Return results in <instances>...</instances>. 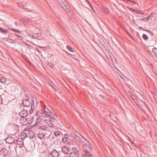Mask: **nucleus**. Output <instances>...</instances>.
I'll return each mask as SVG.
<instances>
[{
    "label": "nucleus",
    "instance_id": "1",
    "mask_svg": "<svg viewBox=\"0 0 157 157\" xmlns=\"http://www.w3.org/2000/svg\"><path fill=\"white\" fill-rule=\"evenodd\" d=\"M79 141L82 144L85 151L87 152L90 151V147H91L90 143L86 139L83 138L82 139L80 138L78 139Z\"/></svg>",
    "mask_w": 157,
    "mask_h": 157
},
{
    "label": "nucleus",
    "instance_id": "2",
    "mask_svg": "<svg viewBox=\"0 0 157 157\" xmlns=\"http://www.w3.org/2000/svg\"><path fill=\"white\" fill-rule=\"evenodd\" d=\"M59 4L65 11L68 13L70 12V7L65 0H57Z\"/></svg>",
    "mask_w": 157,
    "mask_h": 157
},
{
    "label": "nucleus",
    "instance_id": "3",
    "mask_svg": "<svg viewBox=\"0 0 157 157\" xmlns=\"http://www.w3.org/2000/svg\"><path fill=\"white\" fill-rule=\"evenodd\" d=\"M72 151L70 153V157H78V151L77 148L75 147H73L72 148Z\"/></svg>",
    "mask_w": 157,
    "mask_h": 157
},
{
    "label": "nucleus",
    "instance_id": "4",
    "mask_svg": "<svg viewBox=\"0 0 157 157\" xmlns=\"http://www.w3.org/2000/svg\"><path fill=\"white\" fill-rule=\"evenodd\" d=\"M22 104L24 107L27 108L30 107L31 104L30 101L28 99H25L23 100Z\"/></svg>",
    "mask_w": 157,
    "mask_h": 157
},
{
    "label": "nucleus",
    "instance_id": "5",
    "mask_svg": "<svg viewBox=\"0 0 157 157\" xmlns=\"http://www.w3.org/2000/svg\"><path fill=\"white\" fill-rule=\"evenodd\" d=\"M8 154V151L5 148H3L0 150V156L1 157H6Z\"/></svg>",
    "mask_w": 157,
    "mask_h": 157
},
{
    "label": "nucleus",
    "instance_id": "6",
    "mask_svg": "<svg viewBox=\"0 0 157 157\" xmlns=\"http://www.w3.org/2000/svg\"><path fill=\"white\" fill-rule=\"evenodd\" d=\"M20 122L22 125H26L29 123V121L25 117H21L20 119Z\"/></svg>",
    "mask_w": 157,
    "mask_h": 157
},
{
    "label": "nucleus",
    "instance_id": "7",
    "mask_svg": "<svg viewBox=\"0 0 157 157\" xmlns=\"http://www.w3.org/2000/svg\"><path fill=\"white\" fill-rule=\"evenodd\" d=\"M84 151L86 152V154H83L82 155V157H92L91 155V152L92 151V150L91 148V147H90V151H85V149H84Z\"/></svg>",
    "mask_w": 157,
    "mask_h": 157
},
{
    "label": "nucleus",
    "instance_id": "8",
    "mask_svg": "<svg viewBox=\"0 0 157 157\" xmlns=\"http://www.w3.org/2000/svg\"><path fill=\"white\" fill-rule=\"evenodd\" d=\"M6 141L7 143L11 144L14 141V139L13 137L9 136L6 139Z\"/></svg>",
    "mask_w": 157,
    "mask_h": 157
},
{
    "label": "nucleus",
    "instance_id": "9",
    "mask_svg": "<svg viewBox=\"0 0 157 157\" xmlns=\"http://www.w3.org/2000/svg\"><path fill=\"white\" fill-rule=\"evenodd\" d=\"M19 114L21 117H25L28 115V113L26 110H24L20 112Z\"/></svg>",
    "mask_w": 157,
    "mask_h": 157
},
{
    "label": "nucleus",
    "instance_id": "10",
    "mask_svg": "<svg viewBox=\"0 0 157 157\" xmlns=\"http://www.w3.org/2000/svg\"><path fill=\"white\" fill-rule=\"evenodd\" d=\"M51 155L52 157H58L59 153L56 150H53L51 152Z\"/></svg>",
    "mask_w": 157,
    "mask_h": 157
},
{
    "label": "nucleus",
    "instance_id": "11",
    "mask_svg": "<svg viewBox=\"0 0 157 157\" xmlns=\"http://www.w3.org/2000/svg\"><path fill=\"white\" fill-rule=\"evenodd\" d=\"M62 151L64 154H67L69 152L68 148L66 146H64L62 148Z\"/></svg>",
    "mask_w": 157,
    "mask_h": 157
},
{
    "label": "nucleus",
    "instance_id": "12",
    "mask_svg": "<svg viewBox=\"0 0 157 157\" xmlns=\"http://www.w3.org/2000/svg\"><path fill=\"white\" fill-rule=\"evenodd\" d=\"M50 113V111L48 109H47V110H43L41 112V113L44 114L46 117H48L50 116L49 115Z\"/></svg>",
    "mask_w": 157,
    "mask_h": 157
},
{
    "label": "nucleus",
    "instance_id": "13",
    "mask_svg": "<svg viewBox=\"0 0 157 157\" xmlns=\"http://www.w3.org/2000/svg\"><path fill=\"white\" fill-rule=\"evenodd\" d=\"M29 36L33 38H36L40 36L39 33H32L29 35Z\"/></svg>",
    "mask_w": 157,
    "mask_h": 157
},
{
    "label": "nucleus",
    "instance_id": "14",
    "mask_svg": "<svg viewBox=\"0 0 157 157\" xmlns=\"http://www.w3.org/2000/svg\"><path fill=\"white\" fill-rule=\"evenodd\" d=\"M27 136V134L25 132H23L21 135V139L24 140Z\"/></svg>",
    "mask_w": 157,
    "mask_h": 157
},
{
    "label": "nucleus",
    "instance_id": "15",
    "mask_svg": "<svg viewBox=\"0 0 157 157\" xmlns=\"http://www.w3.org/2000/svg\"><path fill=\"white\" fill-rule=\"evenodd\" d=\"M42 119L40 117H37L36 118V122L34 124L35 126H37L38 124L41 121Z\"/></svg>",
    "mask_w": 157,
    "mask_h": 157
},
{
    "label": "nucleus",
    "instance_id": "16",
    "mask_svg": "<svg viewBox=\"0 0 157 157\" xmlns=\"http://www.w3.org/2000/svg\"><path fill=\"white\" fill-rule=\"evenodd\" d=\"M11 126L13 130H17L19 129L18 126L16 124H12L11 125Z\"/></svg>",
    "mask_w": 157,
    "mask_h": 157
},
{
    "label": "nucleus",
    "instance_id": "17",
    "mask_svg": "<svg viewBox=\"0 0 157 157\" xmlns=\"http://www.w3.org/2000/svg\"><path fill=\"white\" fill-rule=\"evenodd\" d=\"M45 136V135L42 133H39L37 135L38 137L41 140H42L43 138H44Z\"/></svg>",
    "mask_w": 157,
    "mask_h": 157
},
{
    "label": "nucleus",
    "instance_id": "18",
    "mask_svg": "<svg viewBox=\"0 0 157 157\" xmlns=\"http://www.w3.org/2000/svg\"><path fill=\"white\" fill-rule=\"evenodd\" d=\"M38 128L42 130H46L47 128V126L45 125H42L38 126Z\"/></svg>",
    "mask_w": 157,
    "mask_h": 157
},
{
    "label": "nucleus",
    "instance_id": "19",
    "mask_svg": "<svg viewBox=\"0 0 157 157\" xmlns=\"http://www.w3.org/2000/svg\"><path fill=\"white\" fill-rule=\"evenodd\" d=\"M29 133L30 136V138H33L34 137V133L33 131H30L29 132Z\"/></svg>",
    "mask_w": 157,
    "mask_h": 157
},
{
    "label": "nucleus",
    "instance_id": "20",
    "mask_svg": "<svg viewBox=\"0 0 157 157\" xmlns=\"http://www.w3.org/2000/svg\"><path fill=\"white\" fill-rule=\"evenodd\" d=\"M0 31L3 33L6 34L7 33L8 31L7 30L0 28Z\"/></svg>",
    "mask_w": 157,
    "mask_h": 157
},
{
    "label": "nucleus",
    "instance_id": "21",
    "mask_svg": "<svg viewBox=\"0 0 157 157\" xmlns=\"http://www.w3.org/2000/svg\"><path fill=\"white\" fill-rule=\"evenodd\" d=\"M52 114L53 115V118L52 117H49V119L50 121H51L52 122H54L55 121V118H56V117L55 116L54 114L53 113H52Z\"/></svg>",
    "mask_w": 157,
    "mask_h": 157
},
{
    "label": "nucleus",
    "instance_id": "22",
    "mask_svg": "<svg viewBox=\"0 0 157 157\" xmlns=\"http://www.w3.org/2000/svg\"><path fill=\"white\" fill-rule=\"evenodd\" d=\"M32 102H33V103H31V109L30 110V112H31V111H32L33 110V109H34L35 106L34 105V103L33 101L32 100Z\"/></svg>",
    "mask_w": 157,
    "mask_h": 157
},
{
    "label": "nucleus",
    "instance_id": "23",
    "mask_svg": "<svg viewBox=\"0 0 157 157\" xmlns=\"http://www.w3.org/2000/svg\"><path fill=\"white\" fill-rule=\"evenodd\" d=\"M54 134L56 137H57L60 135V133L58 131H56L54 132Z\"/></svg>",
    "mask_w": 157,
    "mask_h": 157
},
{
    "label": "nucleus",
    "instance_id": "24",
    "mask_svg": "<svg viewBox=\"0 0 157 157\" xmlns=\"http://www.w3.org/2000/svg\"><path fill=\"white\" fill-rule=\"evenodd\" d=\"M0 82L2 83H5L6 82V80L5 78L1 77L0 78Z\"/></svg>",
    "mask_w": 157,
    "mask_h": 157
},
{
    "label": "nucleus",
    "instance_id": "25",
    "mask_svg": "<svg viewBox=\"0 0 157 157\" xmlns=\"http://www.w3.org/2000/svg\"><path fill=\"white\" fill-rule=\"evenodd\" d=\"M22 20L25 22L26 23H28L29 22V21L30 22L31 21L30 19L27 18H22Z\"/></svg>",
    "mask_w": 157,
    "mask_h": 157
},
{
    "label": "nucleus",
    "instance_id": "26",
    "mask_svg": "<svg viewBox=\"0 0 157 157\" xmlns=\"http://www.w3.org/2000/svg\"><path fill=\"white\" fill-rule=\"evenodd\" d=\"M153 52L155 55H157V48H154L152 49Z\"/></svg>",
    "mask_w": 157,
    "mask_h": 157
},
{
    "label": "nucleus",
    "instance_id": "27",
    "mask_svg": "<svg viewBox=\"0 0 157 157\" xmlns=\"http://www.w3.org/2000/svg\"><path fill=\"white\" fill-rule=\"evenodd\" d=\"M10 149L11 151H12L13 152L16 151V148L15 147H10Z\"/></svg>",
    "mask_w": 157,
    "mask_h": 157
},
{
    "label": "nucleus",
    "instance_id": "28",
    "mask_svg": "<svg viewBox=\"0 0 157 157\" xmlns=\"http://www.w3.org/2000/svg\"><path fill=\"white\" fill-rule=\"evenodd\" d=\"M62 140L64 143H65L66 144H67L68 143L69 144V142L68 141H67L66 140V138H62Z\"/></svg>",
    "mask_w": 157,
    "mask_h": 157
},
{
    "label": "nucleus",
    "instance_id": "29",
    "mask_svg": "<svg viewBox=\"0 0 157 157\" xmlns=\"http://www.w3.org/2000/svg\"><path fill=\"white\" fill-rule=\"evenodd\" d=\"M86 1L88 4L90 6V7H91V9L94 11V10L93 9V7L92 6L88 0H85Z\"/></svg>",
    "mask_w": 157,
    "mask_h": 157
},
{
    "label": "nucleus",
    "instance_id": "30",
    "mask_svg": "<svg viewBox=\"0 0 157 157\" xmlns=\"http://www.w3.org/2000/svg\"><path fill=\"white\" fill-rule=\"evenodd\" d=\"M142 37L143 38V39L145 40H147L148 38V36L146 34H144L143 35Z\"/></svg>",
    "mask_w": 157,
    "mask_h": 157
},
{
    "label": "nucleus",
    "instance_id": "31",
    "mask_svg": "<svg viewBox=\"0 0 157 157\" xmlns=\"http://www.w3.org/2000/svg\"><path fill=\"white\" fill-rule=\"evenodd\" d=\"M67 48L70 52H73V51L72 50V48L70 46H67Z\"/></svg>",
    "mask_w": 157,
    "mask_h": 157
},
{
    "label": "nucleus",
    "instance_id": "32",
    "mask_svg": "<svg viewBox=\"0 0 157 157\" xmlns=\"http://www.w3.org/2000/svg\"><path fill=\"white\" fill-rule=\"evenodd\" d=\"M26 4L25 3H24L22 4V5H20L19 4L18 5V6L20 7H24L25 6V5Z\"/></svg>",
    "mask_w": 157,
    "mask_h": 157
},
{
    "label": "nucleus",
    "instance_id": "33",
    "mask_svg": "<svg viewBox=\"0 0 157 157\" xmlns=\"http://www.w3.org/2000/svg\"><path fill=\"white\" fill-rule=\"evenodd\" d=\"M48 65L51 68H53L54 67V65L52 63H48Z\"/></svg>",
    "mask_w": 157,
    "mask_h": 157
},
{
    "label": "nucleus",
    "instance_id": "34",
    "mask_svg": "<svg viewBox=\"0 0 157 157\" xmlns=\"http://www.w3.org/2000/svg\"><path fill=\"white\" fill-rule=\"evenodd\" d=\"M48 124L49 126L50 127H53V124L50 121L49 122Z\"/></svg>",
    "mask_w": 157,
    "mask_h": 157
},
{
    "label": "nucleus",
    "instance_id": "35",
    "mask_svg": "<svg viewBox=\"0 0 157 157\" xmlns=\"http://www.w3.org/2000/svg\"><path fill=\"white\" fill-rule=\"evenodd\" d=\"M7 42L9 43H12L13 42V40L10 39L8 38V39L7 40Z\"/></svg>",
    "mask_w": 157,
    "mask_h": 157
},
{
    "label": "nucleus",
    "instance_id": "36",
    "mask_svg": "<svg viewBox=\"0 0 157 157\" xmlns=\"http://www.w3.org/2000/svg\"><path fill=\"white\" fill-rule=\"evenodd\" d=\"M120 74L118 73L119 75L122 79H123V77H124V75L121 73V72H120Z\"/></svg>",
    "mask_w": 157,
    "mask_h": 157
},
{
    "label": "nucleus",
    "instance_id": "37",
    "mask_svg": "<svg viewBox=\"0 0 157 157\" xmlns=\"http://www.w3.org/2000/svg\"><path fill=\"white\" fill-rule=\"evenodd\" d=\"M100 46L101 47H102L103 48H105V46L103 43H100Z\"/></svg>",
    "mask_w": 157,
    "mask_h": 157
},
{
    "label": "nucleus",
    "instance_id": "38",
    "mask_svg": "<svg viewBox=\"0 0 157 157\" xmlns=\"http://www.w3.org/2000/svg\"><path fill=\"white\" fill-rule=\"evenodd\" d=\"M64 137L67 139H69V136L67 134H65L64 135Z\"/></svg>",
    "mask_w": 157,
    "mask_h": 157
},
{
    "label": "nucleus",
    "instance_id": "39",
    "mask_svg": "<svg viewBox=\"0 0 157 157\" xmlns=\"http://www.w3.org/2000/svg\"><path fill=\"white\" fill-rule=\"evenodd\" d=\"M137 13H140V14H144V13H142V11H138Z\"/></svg>",
    "mask_w": 157,
    "mask_h": 157
},
{
    "label": "nucleus",
    "instance_id": "40",
    "mask_svg": "<svg viewBox=\"0 0 157 157\" xmlns=\"http://www.w3.org/2000/svg\"><path fill=\"white\" fill-rule=\"evenodd\" d=\"M15 35L17 37H18V38H22V37L21 36H19L18 35H17V34H15Z\"/></svg>",
    "mask_w": 157,
    "mask_h": 157
},
{
    "label": "nucleus",
    "instance_id": "41",
    "mask_svg": "<svg viewBox=\"0 0 157 157\" xmlns=\"http://www.w3.org/2000/svg\"><path fill=\"white\" fill-rule=\"evenodd\" d=\"M100 96L101 98H102L103 99H105V97L103 95H100Z\"/></svg>",
    "mask_w": 157,
    "mask_h": 157
},
{
    "label": "nucleus",
    "instance_id": "42",
    "mask_svg": "<svg viewBox=\"0 0 157 157\" xmlns=\"http://www.w3.org/2000/svg\"><path fill=\"white\" fill-rule=\"evenodd\" d=\"M49 121H49L48 120H45L44 121V122L45 123H47L48 124V123H49Z\"/></svg>",
    "mask_w": 157,
    "mask_h": 157
},
{
    "label": "nucleus",
    "instance_id": "43",
    "mask_svg": "<svg viewBox=\"0 0 157 157\" xmlns=\"http://www.w3.org/2000/svg\"><path fill=\"white\" fill-rule=\"evenodd\" d=\"M12 30L13 31H16L17 32H18V33H20L21 32L19 30H17L16 29H13Z\"/></svg>",
    "mask_w": 157,
    "mask_h": 157
},
{
    "label": "nucleus",
    "instance_id": "44",
    "mask_svg": "<svg viewBox=\"0 0 157 157\" xmlns=\"http://www.w3.org/2000/svg\"><path fill=\"white\" fill-rule=\"evenodd\" d=\"M3 39L5 41L7 42V40L8 39V38H3Z\"/></svg>",
    "mask_w": 157,
    "mask_h": 157
},
{
    "label": "nucleus",
    "instance_id": "45",
    "mask_svg": "<svg viewBox=\"0 0 157 157\" xmlns=\"http://www.w3.org/2000/svg\"><path fill=\"white\" fill-rule=\"evenodd\" d=\"M3 39L5 41L7 42V40L8 39V38H3Z\"/></svg>",
    "mask_w": 157,
    "mask_h": 157
},
{
    "label": "nucleus",
    "instance_id": "46",
    "mask_svg": "<svg viewBox=\"0 0 157 157\" xmlns=\"http://www.w3.org/2000/svg\"><path fill=\"white\" fill-rule=\"evenodd\" d=\"M144 30L145 31H146V32H148V33H151V31H150V30H147V29H144Z\"/></svg>",
    "mask_w": 157,
    "mask_h": 157
},
{
    "label": "nucleus",
    "instance_id": "47",
    "mask_svg": "<svg viewBox=\"0 0 157 157\" xmlns=\"http://www.w3.org/2000/svg\"><path fill=\"white\" fill-rule=\"evenodd\" d=\"M105 11L106 13H107L108 12V10L107 9H106V10H105Z\"/></svg>",
    "mask_w": 157,
    "mask_h": 157
},
{
    "label": "nucleus",
    "instance_id": "48",
    "mask_svg": "<svg viewBox=\"0 0 157 157\" xmlns=\"http://www.w3.org/2000/svg\"><path fill=\"white\" fill-rule=\"evenodd\" d=\"M15 24L16 26H17V22H15Z\"/></svg>",
    "mask_w": 157,
    "mask_h": 157
},
{
    "label": "nucleus",
    "instance_id": "49",
    "mask_svg": "<svg viewBox=\"0 0 157 157\" xmlns=\"http://www.w3.org/2000/svg\"><path fill=\"white\" fill-rule=\"evenodd\" d=\"M113 62L114 63H117V61H116V60H114V61H113Z\"/></svg>",
    "mask_w": 157,
    "mask_h": 157
},
{
    "label": "nucleus",
    "instance_id": "50",
    "mask_svg": "<svg viewBox=\"0 0 157 157\" xmlns=\"http://www.w3.org/2000/svg\"><path fill=\"white\" fill-rule=\"evenodd\" d=\"M150 17V16H148L147 18V21H148L149 20V18Z\"/></svg>",
    "mask_w": 157,
    "mask_h": 157
},
{
    "label": "nucleus",
    "instance_id": "51",
    "mask_svg": "<svg viewBox=\"0 0 157 157\" xmlns=\"http://www.w3.org/2000/svg\"><path fill=\"white\" fill-rule=\"evenodd\" d=\"M39 112H37L36 113V115H40V114H39Z\"/></svg>",
    "mask_w": 157,
    "mask_h": 157
},
{
    "label": "nucleus",
    "instance_id": "52",
    "mask_svg": "<svg viewBox=\"0 0 157 157\" xmlns=\"http://www.w3.org/2000/svg\"><path fill=\"white\" fill-rule=\"evenodd\" d=\"M132 145H136V144H135L134 143H132Z\"/></svg>",
    "mask_w": 157,
    "mask_h": 157
},
{
    "label": "nucleus",
    "instance_id": "53",
    "mask_svg": "<svg viewBox=\"0 0 157 157\" xmlns=\"http://www.w3.org/2000/svg\"><path fill=\"white\" fill-rule=\"evenodd\" d=\"M140 29H144L142 27H140Z\"/></svg>",
    "mask_w": 157,
    "mask_h": 157
},
{
    "label": "nucleus",
    "instance_id": "54",
    "mask_svg": "<svg viewBox=\"0 0 157 157\" xmlns=\"http://www.w3.org/2000/svg\"><path fill=\"white\" fill-rule=\"evenodd\" d=\"M78 136H81V135L79 133H78Z\"/></svg>",
    "mask_w": 157,
    "mask_h": 157
},
{
    "label": "nucleus",
    "instance_id": "55",
    "mask_svg": "<svg viewBox=\"0 0 157 157\" xmlns=\"http://www.w3.org/2000/svg\"><path fill=\"white\" fill-rule=\"evenodd\" d=\"M51 115L52 116V113H51Z\"/></svg>",
    "mask_w": 157,
    "mask_h": 157
},
{
    "label": "nucleus",
    "instance_id": "56",
    "mask_svg": "<svg viewBox=\"0 0 157 157\" xmlns=\"http://www.w3.org/2000/svg\"><path fill=\"white\" fill-rule=\"evenodd\" d=\"M38 51L39 52H40V51H39V50H38Z\"/></svg>",
    "mask_w": 157,
    "mask_h": 157
}]
</instances>
